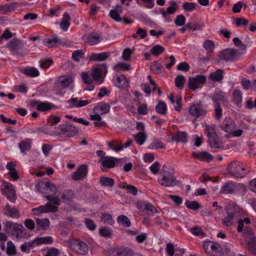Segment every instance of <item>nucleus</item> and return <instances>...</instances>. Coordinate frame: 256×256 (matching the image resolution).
<instances>
[{
    "mask_svg": "<svg viewBox=\"0 0 256 256\" xmlns=\"http://www.w3.org/2000/svg\"><path fill=\"white\" fill-rule=\"evenodd\" d=\"M100 183L102 186L112 187L114 184V180L112 178L102 176L100 178Z\"/></svg>",
    "mask_w": 256,
    "mask_h": 256,
    "instance_id": "nucleus-38",
    "label": "nucleus"
},
{
    "mask_svg": "<svg viewBox=\"0 0 256 256\" xmlns=\"http://www.w3.org/2000/svg\"><path fill=\"white\" fill-rule=\"evenodd\" d=\"M212 100L216 103L224 102L226 100L224 94L222 92L215 93L212 96Z\"/></svg>",
    "mask_w": 256,
    "mask_h": 256,
    "instance_id": "nucleus-49",
    "label": "nucleus"
},
{
    "mask_svg": "<svg viewBox=\"0 0 256 256\" xmlns=\"http://www.w3.org/2000/svg\"><path fill=\"white\" fill-rule=\"evenodd\" d=\"M61 200L63 202L70 203L73 202L74 198V192L71 190L65 189L60 192Z\"/></svg>",
    "mask_w": 256,
    "mask_h": 256,
    "instance_id": "nucleus-21",
    "label": "nucleus"
},
{
    "mask_svg": "<svg viewBox=\"0 0 256 256\" xmlns=\"http://www.w3.org/2000/svg\"><path fill=\"white\" fill-rule=\"evenodd\" d=\"M238 208L237 206H230L226 208L227 216L222 219L224 226H230L234 224L237 216Z\"/></svg>",
    "mask_w": 256,
    "mask_h": 256,
    "instance_id": "nucleus-8",
    "label": "nucleus"
},
{
    "mask_svg": "<svg viewBox=\"0 0 256 256\" xmlns=\"http://www.w3.org/2000/svg\"><path fill=\"white\" fill-rule=\"evenodd\" d=\"M68 245L76 254L85 255L88 251V245L80 240H74L68 242Z\"/></svg>",
    "mask_w": 256,
    "mask_h": 256,
    "instance_id": "nucleus-6",
    "label": "nucleus"
},
{
    "mask_svg": "<svg viewBox=\"0 0 256 256\" xmlns=\"http://www.w3.org/2000/svg\"><path fill=\"white\" fill-rule=\"evenodd\" d=\"M78 132L76 127L71 124H62L54 128V134L60 138L72 137Z\"/></svg>",
    "mask_w": 256,
    "mask_h": 256,
    "instance_id": "nucleus-2",
    "label": "nucleus"
},
{
    "mask_svg": "<svg viewBox=\"0 0 256 256\" xmlns=\"http://www.w3.org/2000/svg\"><path fill=\"white\" fill-rule=\"evenodd\" d=\"M118 161V159L112 156H106L104 159H101L99 162L102 164V170H104V168H112L115 166L116 163Z\"/></svg>",
    "mask_w": 256,
    "mask_h": 256,
    "instance_id": "nucleus-19",
    "label": "nucleus"
},
{
    "mask_svg": "<svg viewBox=\"0 0 256 256\" xmlns=\"http://www.w3.org/2000/svg\"><path fill=\"white\" fill-rule=\"evenodd\" d=\"M99 232L101 236L104 238H110L112 236V230L106 228H100L99 230Z\"/></svg>",
    "mask_w": 256,
    "mask_h": 256,
    "instance_id": "nucleus-56",
    "label": "nucleus"
},
{
    "mask_svg": "<svg viewBox=\"0 0 256 256\" xmlns=\"http://www.w3.org/2000/svg\"><path fill=\"white\" fill-rule=\"evenodd\" d=\"M100 218L104 223L112 225L114 223V220L110 214H103L102 215Z\"/></svg>",
    "mask_w": 256,
    "mask_h": 256,
    "instance_id": "nucleus-55",
    "label": "nucleus"
},
{
    "mask_svg": "<svg viewBox=\"0 0 256 256\" xmlns=\"http://www.w3.org/2000/svg\"><path fill=\"white\" fill-rule=\"evenodd\" d=\"M208 144L210 147L215 149H222L224 148V144L218 138V136L216 138H210L208 140Z\"/></svg>",
    "mask_w": 256,
    "mask_h": 256,
    "instance_id": "nucleus-30",
    "label": "nucleus"
},
{
    "mask_svg": "<svg viewBox=\"0 0 256 256\" xmlns=\"http://www.w3.org/2000/svg\"><path fill=\"white\" fill-rule=\"evenodd\" d=\"M72 81V79L70 76H60L54 82V88L58 90H64L68 88Z\"/></svg>",
    "mask_w": 256,
    "mask_h": 256,
    "instance_id": "nucleus-12",
    "label": "nucleus"
},
{
    "mask_svg": "<svg viewBox=\"0 0 256 256\" xmlns=\"http://www.w3.org/2000/svg\"><path fill=\"white\" fill-rule=\"evenodd\" d=\"M162 68V65L158 62H154L150 66L151 70L156 74L160 72Z\"/></svg>",
    "mask_w": 256,
    "mask_h": 256,
    "instance_id": "nucleus-60",
    "label": "nucleus"
},
{
    "mask_svg": "<svg viewBox=\"0 0 256 256\" xmlns=\"http://www.w3.org/2000/svg\"><path fill=\"white\" fill-rule=\"evenodd\" d=\"M84 54V53L82 50H75L72 54V59L76 62H78L82 58Z\"/></svg>",
    "mask_w": 256,
    "mask_h": 256,
    "instance_id": "nucleus-61",
    "label": "nucleus"
},
{
    "mask_svg": "<svg viewBox=\"0 0 256 256\" xmlns=\"http://www.w3.org/2000/svg\"><path fill=\"white\" fill-rule=\"evenodd\" d=\"M109 16L116 22H120L122 20V18L120 17V14L117 12L116 10H110Z\"/></svg>",
    "mask_w": 256,
    "mask_h": 256,
    "instance_id": "nucleus-59",
    "label": "nucleus"
},
{
    "mask_svg": "<svg viewBox=\"0 0 256 256\" xmlns=\"http://www.w3.org/2000/svg\"><path fill=\"white\" fill-rule=\"evenodd\" d=\"M220 128L224 132L230 134L236 128V124L232 120H229L228 121L226 120L221 124Z\"/></svg>",
    "mask_w": 256,
    "mask_h": 256,
    "instance_id": "nucleus-25",
    "label": "nucleus"
},
{
    "mask_svg": "<svg viewBox=\"0 0 256 256\" xmlns=\"http://www.w3.org/2000/svg\"><path fill=\"white\" fill-rule=\"evenodd\" d=\"M218 56L220 60L232 62L238 59L240 54L236 49L226 48L220 52Z\"/></svg>",
    "mask_w": 256,
    "mask_h": 256,
    "instance_id": "nucleus-5",
    "label": "nucleus"
},
{
    "mask_svg": "<svg viewBox=\"0 0 256 256\" xmlns=\"http://www.w3.org/2000/svg\"><path fill=\"white\" fill-rule=\"evenodd\" d=\"M166 250L169 256H182L184 252L183 249H174V244L170 242L166 244Z\"/></svg>",
    "mask_w": 256,
    "mask_h": 256,
    "instance_id": "nucleus-20",
    "label": "nucleus"
},
{
    "mask_svg": "<svg viewBox=\"0 0 256 256\" xmlns=\"http://www.w3.org/2000/svg\"><path fill=\"white\" fill-rule=\"evenodd\" d=\"M186 22V18L182 14L178 15L174 20V23L177 26H182Z\"/></svg>",
    "mask_w": 256,
    "mask_h": 256,
    "instance_id": "nucleus-63",
    "label": "nucleus"
},
{
    "mask_svg": "<svg viewBox=\"0 0 256 256\" xmlns=\"http://www.w3.org/2000/svg\"><path fill=\"white\" fill-rule=\"evenodd\" d=\"M60 42V39L58 37L55 36L52 39H46L44 44L49 48H52L56 45V43Z\"/></svg>",
    "mask_w": 256,
    "mask_h": 256,
    "instance_id": "nucleus-53",
    "label": "nucleus"
},
{
    "mask_svg": "<svg viewBox=\"0 0 256 256\" xmlns=\"http://www.w3.org/2000/svg\"><path fill=\"white\" fill-rule=\"evenodd\" d=\"M192 155L194 158L207 162L212 161L214 159L213 156L206 152H202L199 153L194 152Z\"/></svg>",
    "mask_w": 256,
    "mask_h": 256,
    "instance_id": "nucleus-22",
    "label": "nucleus"
},
{
    "mask_svg": "<svg viewBox=\"0 0 256 256\" xmlns=\"http://www.w3.org/2000/svg\"><path fill=\"white\" fill-rule=\"evenodd\" d=\"M88 172L87 165L85 164H82L78 167L76 171L72 174V179L76 181L82 180L86 178Z\"/></svg>",
    "mask_w": 256,
    "mask_h": 256,
    "instance_id": "nucleus-14",
    "label": "nucleus"
},
{
    "mask_svg": "<svg viewBox=\"0 0 256 256\" xmlns=\"http://www.w3.org/2000/svg\"><path fill=\"white\" fill-rule=\"evenodd\" d=\"M183 8L187 12H191L196 8V4L194 2H185L182 4Z\"/></svg>",
    "mask_w": 256,
    "mask_h": 256,
    "instance_id": "nucleus-57",
    "label": "nucleus"
},
{
    "mask_svg": "<svg viewBox=\"0 0 256 256\" xmlns=\"http://www.w3.org/2000/svg\"><path fill=\"white\" fill-rule=\"evenodd\" d=\"M192 234L196 236H202L204 237L205 236V233L203 232L202 229L200 227L196 226L192 228L190 230Z\"/></svg>",
    "mask_w": 256,
    "mask_h": 256,
    "instance_id": "nucleus-62",
    "label": "nucleus"
},
{
    "mask_svg": "<svg viewBox=\"0 0 256 256\" xmlns=\"http://www.w3.org/2000/svg\"><path fill=\"white\" fill-rule=\"evenodd\" d=\"M172 4V6H168L166 11H164V10H161V14L164 18H166L168 14H174L178 9V4L176 2H170Z\"/></svg>",
    "mask_w": 256,
    "mask_h": 256,
    "instance_id": "nucleus-32",
    "label": "nucleus"
},
{
    "mask_svg": "<svg viewBox=\"0 0 256 256\" xmlns=\"http://www.w3.org/2000/svg\"><path fill=\"white\" fill-rule=\"evenodd\" d=\"M135 141L136 142L139 144L141 145L145 141L146 139V134L141 132H139L138 134H136L134 136Z\"/></svg>",
    "mask_w": 256,
    "mask_h": 256,
    "instance_id": "nucleus-51",
    "label": "nucleus"
},
{
    "mask_svg": "<svg viewBox=\"0 0 256 256\" xmlns=\"http://www.w3.org/2000/svg\"><path fill=\"white\" fill-rule=\"evenodd\" d=\"M32 140L30 139H26V140L22 141L19 144V148L22 152L26 151H28L31 148L30 144Z\"/></svg>",
    "mask_w": 256,
    "mask_h": 256,
    "instance_id": "nucleus-35",
    "label": "nucleus"
},
{
    "mask_svg": "<svg viewBox=\"0 0 256 256\" xmlns=\"http://www.w3.org/2000/svg\"><path fill=\"white\" fill-rule=\"evenodd\" d=\"M102 39L99 34L96 32H92L88 35L87 42L90 45L94 46L100 42Z\"/></svg>",
    "mask_w": 256,
    "mask_h": 256,
    "instance_id": "nucleus-23",
    "label": "nucleus"
},
{
    "mask_svg": "<svg viewBox=\"0 0 256 256\" xmlns=\"http://www.w3.org/2000/svg\"><path fill=\"white\" fill-rule=\"evenodd\" d=\"M20 44V40L18 39H14L7 45V47L10 48L12 51H14L18 48Z\"/></svg>",
    "mask_w": 256,
    "mask_h": 256,
    "instance_id": "nucleus-48",
    "label": "nucleus"
},
{
    "mask_svg": "<svg viewBox=\"0 0 256 256\" xmlns=\"http://www.w3.org/2000/svg\"><path fill=\"white\" fill-rule=\"evenodd\" d=\"M242 235L248 250L252 254H256V236H254V230L251 228L246 226Z\"/></svg>",
    "mask_w": 256,
    "mask_h": 256,
    "instance_id": "nucleus-4",
    "label": "nucleus"
},
{
    "mask_svg": "<svg viewBox=\"0 0 256 256\" xmlns=\"http://www.w3.org/2000/svg\"><path fill=\"white\" fill-rule=\"evenodd\" d=\"M186 82V78L182 75H178L174 80L176 86L180 90H182Z\"/></svg>",
    "mask_w": 256,
    "mask_h": 256,
    "instance_id": "nucleus-42",
    "label": "nucleus"
},
{
    "mask_svg": "<svg viewBox=\"0 0 256 256\" xmlns=\"http://www.w3.org/2000/svg\"><path fill=\"white\" fill-rule=\"evenodd\" d=\"M44 188L46 190L47 195L44 196V198L46 200L53 203V204L60 206V199L55 196L58 188L53 183L50 182H46L44 184Z\"/></svg>",
    "mask_w": 256,
    "mask_h": 256,
    "instance_id": "nucleus-3",
    "label": "nucleus"
},
{
    "mask_svg": "<svg viewBox=\"0 0 256 256\" xmlns=\"http://www.w3.org/2000/svg\"><path fill=\"white\" fill-rule=\"evenodd\" d=\"M224 72L221 69H218L216 71L212 72L210 75V78L214 82H220L223 78Z\"/></svg>",
    "mask_w": 256,
    "mask_h": 256,
    "instance_id": "nucleus-33",
    "label": "nucleus"
},
{
    "mask_svg": "<svg viewBox=\"0 0 256 256\" xmlns=\"http://www.w3.org/2000/svg\"><path fill=\"white\" fill-rule=\"evenodd\" d=\"M129 80H128L124 74H120L118 76L116 81V85L118 88H122L128 84Z\"/></svg>",
    "mask_w": 256,
    "mask_h": 256,
    "instance_id": "nucleus-34",
    "label": "nucleus"
},
{
    "mask_svg": "<svg viewBox=\"0 0 256 256\" xmlns=\"http://www.w3.org/2000/svg\"><path fill=\"white\" fill-rule=\"evenodd\" d=\"M204 134L208 138V140L210 138H216L218 134L216 131V126L206 125L204 129Z\"/></svg>",
    "mask_w": 256,
    "mask_h": 256,
    "instance_id": "nucleus-31",
    "label": "nucleus"
},
{
    "mask_svg": "<svg viewBox=\"0 0 256 256\" xmlns=\"http://www.w3.org/2000/svg\"><path fill=\"white\" fill-rule=\"evenodd\" d=\"M244 186V184H238L233 181H229L222 186L220 192L226 194H233L238 190Z\"/></svg>",
    "mask_w": 256,
    "mask_h": 256,
    "instance_id": "nucleus-11",
    "label": "nucleus"
},
{
    "mask_svg": "<svg viewBox=\"0 0 256 256\" xmlns=\"http://www.w3.org/2000/svg\"><path fill=\"white\" fill-rule=\"evenodd\" d=\"M156 112L162 115H165L166 114V106L164 102H160L156 106Z\"/></svg>",
    "mask_w": 256,
    "mask_h": 256,
    "instance_id": "nucleus-44",
    "label": "nucleus"
},
{
    "mask_svg": "<svg viewBox=\"0 0 256 256\" xmlns=\"http://www.w3.org/2000/svg\"><path fill=\"white\" fill-rule=\"evenodd\" d=\"M185 204L188 208L194 210H197L200 207V204L196 201L189 202L187 200Z\"/></svg>",
    "mask_w": 256,
    "mask_h": 256,
    "instance_id": "nucleus-52",
    "label": "nucleus"
},
{
    "mask_svg": "<svg viewBox=\"0 0 256 256\" xmlns=\"http://www.w3.org/2000/svg\"><path fill=\"white\" fill-rule=\"evenodd\" d=\"M172 141L185 143L188 140V134L184 132H176L172 138Z\"/></svg>",
    "mask_w": 256,
    "mask_h": 256,
    "instance_id": "nucleus-24",
    "label": "nucleus"
},
{
    "mask_svg": "<svg viewBox=\"0 0 256 256\" xmlns=\"http://www.w3.org/2000/svg\"><path fill=\"white\" fill-rule=\"evenodd\" d=\"M110 106L106 103L100 102L97 106L94 108V110L100 112L103 114L108 113L110 112Z\"/></svg>",
    "mask_w": 256,
    "mask_h": 256,
    "instance_id": "nucleus-29",
    "label": "nucleus"
},
{
    "mask_svg": "<svg viewBox=\"0 0 256 256\" xmlns=\"http://www.w3.org/2000/svg\"><path fill=\"white\" fill-rule=\"evenodd\" d=\"M52 203L48 202L44 204L46 212H56L58 210V206L52 204Z\"/></svg>",
    "mask_w": 256,
    "mask_h": 256,
    "instance_id": "nucleus-50",
    "label": "nucleus"
},
{
    "mask_svg": "<svg viewBox=\"0 0 256 256\" xmlns=\"http://www.w3.org/2000/svg\"><path fill=\"white\" fill-rule=\"evenodd\" d=\"M158 183L165 187H172L176 184V180L174 175L170 172H165L162 178L158 180Z\"/></svg>",
    "mask_w": 256,
    "mask_h": 256,
    "instance_id": "nucleus-10",
    "label": "nucleus"
},
{
    "mask_svg": "<svg viewBox=\"0 0 256 256\" xmlns=\"http://www.w3.org/2000/svg\"><path fill=\"white\" fill-rule=\"evenodd\" d=\"M82 78L83 82L88 84H91L92 83L93 79L88 75L87 72H83L82 73Z\"/></svg>",
    "mask_w": 256,
    "mask_h": 256,
    "instance_id": "nucleus-64",
    "label": "nucleus"
},
{
    "mask_svg": "<svg viewBox=\"0 0 256 256\" xmlns=\"http://www.w3.org/2000/svg\"><path fill=\"white\" fill-rule=\"evenodd\" d=\"M206 112L207 110L200 102L194 104L189 107L190 114L196 118L205 115Z\"/></svg>",
    "mask_w": 256,
    "mask_h": 256,
    "instance_id": "nucleus-9",
    "label": "nucleus"
},
{
    "mask_svg": "<svg viewBox=\"0 0 256 256\" xmlns=\"http://www.w3.org/2000/svg\"><path fill=\"white\" fill-rule=\"evenodd\" d=\"M6 252L8 256L14 255L16 254V248L13 242L10 240L7 242Z\"/></svg>",
    "mask_w": 256,
    "mask_h": 256,
    "instance_id": "nucleus-46",
    "label": "nucleus"
},
{
    "mask_svg": "<svg viewBox=\"0 0 256 256\" xmlns=\"http://www.w3.org/2000/svg\"><path fill=\"white\" fill-rule=\"evenodd\" d=\"M204 48L208 52H212L214 48V45L212 41L207 40L204 42Z\"/></svg>",
    "mask_w": 256,
    "mask_h": 256,
    "instance_id": "nucleus-58",
    "label": "nucleus"
},
{
    "mask_svg": "<svg viewBox=\"0 0 256 256\" xmlns=\"http://www.w3.org/2000/svg\"><path fill=\"white\" fill-rule=\"evenodd\" d=\"M117 222L118 224L122 225L125 227H129L131 225L130 220L124 215H120L117 218Z\"/></svg>",
    "mask_w": 256,
    "mask_h": 256,
    "instance_id": "nucleus-37",
    "label": "nucleus"
},
{
    "mask_svg": "<svg viewBox=\"0 0 256 256\" xmlns=\"http://www.w3.org/2000/svg\"><path fill=\"white\" fill-rule=\"evenodd\" d=\"M233 100L236 105L240 106L242 102V93L240 90H236L233 92Z\"/></svg>",
    "mask_w": 256,
    "mask_h": 256,
    "instance_id": "nucleus-43",
    "label": "nucleus"
},
{
    "mask_svg": "<svg viewBox=\"0 0 256 256\" xmlns=\"http://www.w3.org/2000/svg\"><path fill=\"white\" fill-rule=\"evenodd\" d=\"M52 104L48 102H40L37 105V110L41 112H46L51 110Z\"/></svg>",
    "mask_w": 256,
    "mask_h": 256,
    "instance_id": "nucleus-47",
    "label": "nucleus"
},
{
    "mask_svg": "<svg viewBox=\"0 0 256 256\" xmlns=\"http://www.w3.org/2000/svg\"><path fill=\"white\" fill-rule=\"evenodd\" d=\"M23 73L30 77H36L39 76L38 70L34 67L26 68L24 69Z\"/></svg>",
    "mask_w": 256,
    "mask_h": 256,
    "instance_id": "nucleus-36",
    "label": "nucleus"
},
{
    "mask_svg": "<svg viewBox=\"0 0 256 256\" xmlns=\"http://www.w3.org/2000/svg\"><path fill=\"white\" fill-rule=\"evenodd\" d=\"M164 50V48L161 46L156 45L150 50L151 54L154 56H158Z\"/></svg>",
    "mask_w": 256,
    "mask_h": 256,
    "instance_id": "nucleus-54",
    "label": "nucleus"
},
{
    "mask_svg": "<svg viewBox=\"0 0 256 256\" xmlns=\"http://www.w3.org/2000/svg\"><path fill=\"white\" fill-rule=\"evenodd\" d=\"M92 76L94 80H100L102 76V70L100 68H94L92 70Z\"/></svg>",
    "mask_w": 256,
    "mask_h": 256,
    "instance_id": "nucleus-45",
    "label": "nucleus"
},
{
    "mask_svg": "<svg viewBox=\"0 0 256 256\" xmlns=\"http://www.w3.org/2000/svg\"><path fill=\"white\" fill-rule=\"evenodd\" d=\"M136 206L139 210L142 212L146 211L149 215L152 216L154 214L158 212L156 208L148 202H136Z\"/></svg>",
    "mask_w": 256,
    "mask_h": 256,
    "instance_id": "nucleus-16",
    "label": "nucleus"
},
{
    "mask_svg": "<svg viewBox=\"0 0 256 256\" xmlns=\"http://www.w3.org/2000/svg\"><path fill=\"white\" fill-rule=\"evenodd\" d=\"M203 246L206 253L213 256H216L220 249V244L212 241L204 242Z\"/></svg>",
    "mask_w": 256,
    "mask_h": 256,
    "instance_id": "nucleus-13",
    "label": "nucleus"
},
{
    "mask_svg": "<svg viewBox=\"0 0 256 256\" xmlns=\"http://www.w3.org/2000/svg\"><path fill=\"white\" fill-rule=\"evenodd\" d=\"M206 81V77L203 75H198L194 78L190 77L188 86L190 89L195 90L198 88L199 84H204Z\"/></svg>",
    "mask_w": 256,
    "mask_h": 256,
    "instance_id": "nucleus-15",
    "label": "nucleus"
},
{
    "mask_svg": "<svg viewBox=\"0 0 256 256\" xmlns=\"http://www.w3.org/2000/svg\"><path fill=\"white\" fill-rule=\"evenodd\" d=\"M4 214L10 218L18 219L20 217L19 210L16 207H11L8 204H6L3 209Z\"/></svg>",
    "mask_w": 256,
    "mask_h": 256,
    "instance_id": "nucleus-18",
    "label": "nucleus"
},
{
    "mask_svg": "<svg viewBox=\"0 0 256 256\" xmlns=\"http://www.w3.org/2000/svg\"><path fill=\"white\" fill-rule=\"evenodd\" d=\"M109 55L108 52L92 53L90 57V60L94 62L104 61L109 56Z\"/></svg>",
    "mask_w": 256,
    "mask_h": 256,
    "instance_id": "nucleus-28",
    "label": "nucleus"
},
{
    "mask_svg": "<svg viewBox=\"0 0 256 256\" xmlns=\"http://www.w3.org/2000/svg\"><path fill=\"white\" fill-rule=\"evenodd\" d=\"M19 5L17 2H10L4 5L0 6V11L6 14L15 10L16 6Z\"/></svg>",
    "mask_w": 256,
    "mask_h": 256,
    "instance_id": "nucleus-26",
    "label": "nucleus"
},
{
    "mask_svg": "<svg viewBox=\"0 0 256 256\" xmlns=\"http://www.w3.org/2000/svg\"><path fill=\"white\" fill-rule=\"evenodd\" d=\"M116 255V256H132L133 252L128 248H122L118 250Z\"/></svg>",
    "mask_w": 256,
    "mask_h": 256,
    "instance_id": "nucleus-41",
    "label": "nucleus"
},
{
    "mask_svg": "<svg viewBox=\"0 0 256 256\" xmlns=\"http://www.w3.org/2000/svg\"><path fill=\"white\" fill-rule=\"evenodd\" d=\"M6 228L7 232L16 236V238L20 239L23 237L24 227L22 224L8 222L6 224Z\"/></svg>",
    "mask_w": 256,
    "mask_h": 256,
    "instance_id": "nucleus-7",
    "label": "nucleus"
},
{
    "mask_svg": "<svg viewBox=\"0 0 256 256\" xmlns=\"http://www.w3.org/2000/svg\"><path fill=\"white\" fill-rule=\"evenodd\" d=\"M238 226H237V230L238 232H242L243 230L244 231V223L246 224H250V220L248 218H244L243 219H240L238 222Z\"/></svg>",
    "mask_w": 256,
    "mask_h": 256,
    "instance_id": "nucleus-40",
    "label": "nucleus"
},
{
    "mask_svg": "<svg viewBox=\"0 0 256 256\" xmlns=\"http://www.w3.org/2000/svg\"><path fill=\"white\" fill-rule=\"evenodd\" d=\"M250 170L249 168L243 165L238 161H232L230 162L227 167V172L236 178H243L246 175L249 174Z\"/></svg>",
    "mask_w": 256,
    "mask_h": 256,
    "instance_id": "nucleus-1",
    "label": "nucleus"
},
{
    "mask_svg": "<svg viewBox=\"0 0 256 256\" xmlns=\"http://www.w3.org/2000/svg\"><path fill=\"white\" fill-rule=\"evenodd\" d=\"M2 193L10 201L12 202H15L16 196L14 188L12 184H7L4 190H2Z\"/></svg>",
    "mask_w": 256,
    "mask_h": 256,
    "instance_id": "nucleus-17",
    "label": "nucleus"
},
{
    "mask_svg": "<svg viewBox=\"0 0 256 256\" xmlns=\"http://www.w3.org/2000/svg\"><path fill=\"white\" fill-rule=\"evenodd\" d=\"M36 222L38 226L44 230L48 229L50 225V222L48 218H36Z\"/></svg>",
    "mask_w": 256,
    "mask_h": 256,
    "instance_id": "nucleus-39",
    "label": "nucleus"
},
{
    "mask_svg": "<svg viewBox=\"0 0 256 256\" xmlns=\"http://www.w3.org/2000/svg\"><path fill=\"white\" fill-rule=\"evenodd\" d=\"M71 20L70 14L68 12H64L63 18L60 22V28L64 31L68 30L70 26V21Z\"/></svg>",
    "mask_w": 256,
    "mask_h": 256,
    "instance_id": "nucleus-27",
    "label": "nucleus"
}]
</instances>
